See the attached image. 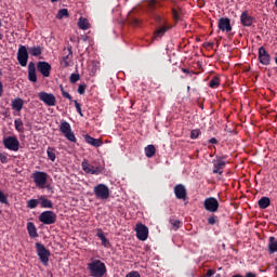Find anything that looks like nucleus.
I'll return each instance as SVG.
<instances>
[{"instance_id": "60", "label": "nucleus", "mask_w": 277, "mask_h": 277, "mask_svg": "<svg viewBox=\"0 0 277 277\" xmlns=\"http://www.w3.org/2000/svg\"><path fill=\"white\" fill-rule=\"evenodd\" d=\"M3 24L1 23V19H0V27L2 26Z\"/></svg>"}, {"instance_id": "22", "label": "nucleus", "mask_w": 277, "mask_h": 277, "mask_svg": "<svg viewBox=\"0 0 277 277\" xmlns=\"http://www.w3.org/2000/svg\"><path fill=\"white\" fill-rule=\"evenodd\" d=\"M28 81H31V83L38 82V76L36 75V63L30 62L28 64Z\"/></svg>"}, {"instance_id": "48", "label": "nucleus", "mask_w": 277, "mask_h": 277, "mask_svg": "<svg viewBox=\"0 0 277 277\" xmlns=\"http://www.w3.org/2000/svg\"><path fill=\"white\" fill-rule=\"evenodd\" d=\"M0 161L1 163H8V156L0 154Z\"/></svg>"}, {"instance_id": "5", "label": "nucleus", "mask_w": 277, "mask_h": 277, "mask_svg": "<svg viewBox=\"0 0 277 277\" xmlns=\"http://www.w3.org/2000/svg\"><path fill=\"white\" fill-rule=\"evenodd\" d=\"M60 131L63 133L64 137L68 140V142H72L77 144V137L75 136V132H72V128L68 121H62L60 124Z\"/></svg>"}, {"instance_id": "3", "label": "nucleus", "mask_w": 277, "mask_h": 277, "mask_svg": "<svg viewBox=\"0 0 277 277\" xmlns=\"http://www.w3.org/2000/svg\"><path fill=\"white\" fill-rule=\"evenodd\" d=\"M35 248L37 250V255L39 256V261L42 265H49V258L51 256V251L42 245V242H36Z\"/></svg>"}, {"instance_id": "2", "label": "nucleus", "mask_w": 277, "mask_h": 277, "mask_svg": "<svg viewBox=\"0 0 277 277\" xmlns=\"http://www.w3.org/2000/svg\"><path fill=\"white\" fill-rule=\"evenodd\" d=\"M87 269L91 277H103L107 274V266L101 260L91 259V262L87 264Z\"/></svg>"}, {"instance_id": "18", "label": "nucleus", "mask_w": 277, "mask_h": 277, "mask_svg": "<svg viewBox=\"0 0 277 277\" xmlns=\"http://www.w3.org/2000/svg\"><path fill=\"white\" fill-rule=\"evenodd\" d=\"M37 69L42 75V77H51V64L48 62H38Z\"/></svg>"}, {"instance_id": "55", "label": "nucleus", "mask_w": 277, "mask_h": 277, "mask_svg": "<svg viewBox=\"0 0 277 277\" xmlns=\"http://www.w3.org/2000/svg\"><path fill=\"white\" fill-rule=\"evenodd\" d=\"M232 277H243V276H241V275H239V274H236V275H234V276H232Z\"/></svg>"}, {"instance_id": "23", "label": "nucleus", "mask_w": 277, "mask_h": 277, "mask_svg": "<svg viewBox=\"0 0 277 277\" xmlns=\"http://www.w3.org/2000/svg\"><path fill=\"white\" fill-rule=\"evenodd\" d=\"M39 205L41 209H53V201H51L44 195L39 196Z\"/></svg>"}, {"instance_id": "28", "label": "nucleus", "mask_w": 277, "mask_h": 277, "mask_svg": "<svg viewBox=\"0 0 277 277\" xmlns=\"http://www.w3.org/2000/svg\"><path fill=\"white\" fill-rule=\"evenodd\" d=\"M96 237L101 239L102 246H104V248H109V239L105 237V233H103V229H97Z\"/></svg>"}, {"instance_id": "16", "label": "nucleus", "mask_w": 277, "mask_h": 277, "mask_svg": "<svg viewBox=\"0 0 277 277\" xmlns=\"http://www.w3.org/2000/svg\"><path fill=\"white\" fill-rule=\"evenodd\" d=\"M259 62L263 64V66H269L272 62V56H269V53H267L264 47L259 48Z\"/></svg>"}, {"instance_id": "29", "label": "nucleus", "mask_w": 277, "mask_h": 277, "mask_svg": "<svg viewBox=\"0 0 277 277\" xmlns=\"http://www.w3.org/2000/svg\"><path fill=\"white\" fill-rule=\"evenodd\" d=\"M268 250L271 254H274V252H277V239L274 236H271L268 238Z\"/></svg>"}, {"instance_id": "11", "label": "nucleus", "mask_w": 277, "mask_h": 277, "mask_svg": "<svg viewBox=\"0 0 277 277\" xmlns=\"http://www.w3.org/2000/svg\"><path fill=\"white\" fill-rule=\"evenodd\" d=\"M203 207L206 211H209L210 213H217V209H220V202L215 197H208L203 201Z\"/></svg>"}, {"instance_id": "24", "label": "nucleus", "mask_w": 277, "mask_h": 277, "mask_svg": "<svg viewBox=\"0 0 277 277\" xmlns=\"http://www.w3.org/2000/svg\"><path fill=\"white\" fill-rule=\"evenodd\" d=\"M84 140H85L87 144H90L91 146H94L95 148L103 146V141H101L100 138H94V137L90 136V134L84 135Z\"/></svg>"}, {"instance_id": "34", "label": "nucleus", "mask_w": 277, "mask_h": 277, "mask_svg": "<svg viewBox=\"0 0 277 277\" xmlns=\"http://www.w3.org/2000/svg\"><path fill=\"white\" fill-rule=\"evenodd\" d=\"M56 149L53 147H48L47 148V155H48V159H50V161H55V159H57V156L55 155Z\"/></svg>"}, {"instance_id": "47", "label": "nucleus", "mask_w": 277, "mask_h": 277, "mask_svg": "<svg viewBox=\"0 0 277 277\" xmlns=\"http://www.w3.org/2000/svg\"><path fill=\"white\" fill-rule=\"evenodd\" d=\"M208 224L210 226H214V224H217V216L213 215V216L208 217Z\"/></svg>"}, {"instance_id": "36", "label": "nucleus", "mask_w": 277, "mask_h": 277, "mask_svg": "<svg viewBox=\"0 0 277 277\" xmlns=\"http://www.w3.org/2000/svg\"><path fill=\"white\" fill-rule=\"evenodd\" d=\"M69 14H68V9H61L56 15V18L58 21H62V18H68Z\"/></svg>"}, {"instance_id": "19", "label": "nucleus", "mask_w": 277, "mask_h": 277, "mask_svg": "<svg viewBox=\"0 0 277 277\" xmlns=\"http://www.w3.org/2000/svg\"><path fill=\"white\" fill-rule=\"evenodd\" d=\"M174 195L177 200H185L187 198V189L183 184H177L174 186Z\"/></svg>"}, {"instance_id": "21", "label": "nucleus", "mask_w": 277, "mask_h": 277, "mask_svg": "<svg viewBox=\"0 0 277 277\" xmlns=\"http://www.w3.org/2000/svg\"><path fill=\"white\" fill-rule=\"evenodd\" d=\"M170 29H172V26L168 24L158 27L154 32V40H157L158 38H163V36H166L167 31H170Z\"/></svg>"}, {"instance_id": "58", "label": "nucleus", "mask_w": 277, "mask_h": 277, "mask_svg": "<svg viewBox=\"0 0 277 277\" xmlns=\"http://www.w3.org/2000/svg\"><path fill=\"white\" fill-rule=\"evenodd\" d=\"M275 63L277 64V56L275 57Z\"/></svg>"}, {"instance_id": "6", "label": "nucleus", "mask_w": 277, "mask_h": 277, "mask_svg": "<svg viewBox=\"0 0 277 277\" xmlns=\"http://www.w3.org/2000/svg\"><path fill=\"white\" fill-rule=\"evenodd\" d=\"M31 179L36 187L44 189V185H47V181L49 180V174L44 171H35L31 175Z\"/></svg>"}, {"instance_id": "45", "label": "nucleus", "mask_w": 277, "mask_h": 277, "mask_svg": "<svg viewBox=\"0 0 277 277\" xmlns=\"http://www.w3.org/2000/svg\"><path fill=\"white\" fill-rule=\"evenodd\" d=\"M172 16L175 23H179V21H181V15L179 14V11H176V9H172Z\"/></svg>"}, {"instance_id": "52", "label": "nucleus", "mask_w": 277, "mask_h": 277, "mask_svg": "<svg viewBox=\"0 0 277 277\" xmlns=\"http://www.w3.org/2000/svg\"><path fill=\"white\" fill-rule=\"evenodd\" d=\"M214 44H215V43H213V42H208V43H207V47H210L211 49H213Z\"/></svg>"}, {"instance_id": "10", "label": "nucleus", "mask_w": 277, "mask_h": 277, "mask_svg": "<svg viewBox=\"0 0 277 277\" xmlns=\"http://www.w3.org/2000/svg\"><path fill=\"white\" fill-rule=\"evenodd\" d=\"M38 98L44 103L48 107H55L57 100L53 93L41 91L38 93Z\"/></svg>"}, {"instance_id": "54", "label": "nucleus", "mask_w": 277, "mask_h": 277, "mask_svg": "<svg viewBox=\"0 0 277 277\" xmlns=\"http://www.w3.org/2000/svg\"><path fill=\"white\" fill-rule=\"evenodd\" d=\"M51 1V3H57V1H60V0H50Z\"/></svg>"}, {"instance_id": "31", "label": "nucleus", "mask_w": 277, "mask_h": 277, "mask_svg": "<svg viewBox=\"0 0 277 277\" xmlns=\"http://www.w3.org/2000/svg\"><path fill=\"white\" fill-rule=\"evenodd\" d=\"M23 98L17 97L12 102V108L15 109V111H21L23 109Z\"/></svg>"}, {"instance_id": "4", "label": "nucleus", "mask_w": 277, "mask_h": 277, "mask_svg": "<svg viewBox=\"0 0 277 277\" xmlns=\"http://www.w3.org/2000/svg\"><path fill=\"white\" fill-rule=\"evenodd\" d=\"M226 159L228 156H216L215 159L212 161L213 163V174H220L221 176L224 174V168H226Z\"/></svg>"}, {"instance_id": "39", "label": "nucleus", "mask_w": 277, "mask_h": 277, "mask_svg": "<svg viewBox=\"0 0 277 277\" xmlns=\"http://www.w3.org/2000/svg\"><path fill=\"white\" fill-rule=\"evenodd\" d=\"M169 222L173 226L174 230H177L179 228H181V226H183V222H181L179 220L170 219Z\"/></svg>"}, {"instance_id": "35", "label": "nucleus", "mask_w": 277, "mask_h": 277, "mask_svg": "<svg viewBox=\"0 0 277 277\" xmlns=\"http://www.w3.org/2000/svg\"><path fill=\"white\" fill-rule=\"evenodd\" d=\"M40 205V197L38 199H30L27 201V209H36Z\"/></svg>"}, {"instance_id": "9", "label": "nucleus", "mask_w": 277, "mask_h": 277, "mask_svg": "<svg viewBox=\"0 0 277 277\" xmlns=\"http://www.w3.org/2000/svg\"><path fill=\"white\" fill-rule=\"evenodd\" d=\"M93 194L98 200H107L109 198V187L105 184H97L93 188Z\"/></svg>"}, {"instance_id": "13", "label": "nucleus", "mask_w": 277, "mask_h": 277, "mask_svg": "<svg viewBox=\"0 0 277 277\" xmlns=\"http://www.w3.org/2000/svg\"><path fill=\"white\" fill-rule=\"evenodd\" d=\"M61 64L63 65V68H68V66H72V45L64 49Z\"/></svg>"}, {"instance_id": "43", "label": "nucleus", "mask_w": 277, "mask_h": 277, "mask_svg": "<svg viewBox=\"0 0 277 277\" xmlns=\"http://www.w3.org/2000/svg\"><path fill=\"white\" fill-rule=\"evenodd\" d=\"M198 137H200V130H198V129L192 130L190 140H198Z\"/></svg>"}, {"instance_id": "37", "label": "nucleus", "mask_w": 277, "mask_h": 277, "mask_svg": "<svg viewBox=\"0 0 277 277\" xmlns=\"http://www.w3.org/2000/svg\"><path fill=\"white\" fill-rule=\"evenodd\" d=\"M14 124H15V129L18 131V133H23L25 131V127H23V120L15 119Z\"/></svg>"}, {"instance_id": "30", "label": "nucleus", "mask_w": 277, "mask_h": 277, "mask_svg": "<svg viewBox=\"0 0 277 277\" xmlns=\"http://www.w3.org/2000/svg\"><path fill=\"white\" fill-rule=\"evenodd\" d=\"M157 153V148H155V145H147L145 147V155L148 159H151V157H155Z\"/></svg>"}, {"instance_id": "56", "label": "nucleus", "mask_w": 277, "mask_h": 277, "mask_svg": "<svg viewBox=\"0 0 277 277\" xmlns=\"http://www.w3.org/2000/svg\"><path fill=\"white\" fill-rule=\"evenodd\" d=\"M0 40H3V34L0 32Z\"/></svg>"}, {"instance_id": "7", "label": "nucleus", "mask_w": 277, "mask_h": 277, "mask_svg": "<svg viewBox=\"0 0 277 277\" xmlns=\"http://www.w3.org/2000/svg\"><path fill=\"white\" fill-rule=\"evenodd\" d=\"M39 222L47 226H51V224H55V222H57V214L51 210L43 211L39 214Z\"/></svg>"}, {"instance_id": "41", "label": "nucleus", "mask_w": 277, "mask_h": 277, "mask_svg": "<svg viewBox=\"0 0 277 277\" xmlns=\"http://www.w3.org/2000/svg\"><path fill=\"white\" fill-rule=\"evenodd\" d=\"M72 103L75 104L76 111L79 114V116H81V118H83V113L81 111V104H79L77 100H72Z\"/></svg>"}, {"instance_id": "25", "label": "nucleus", "mask_w": 277, "mask_h": 277, "mask_svg": "<svg viewBox=\"0 0 277 277\" xmlns=\"http://www.w3.org/2000/svg\"><path fill=\"white\" fill-rule=\"evenodd\" d=\"M42 51H43V49L41 45H34V47L28 48V53L32 57H39V55H42Z\"/></svg>"}, {"instance_id": "17", "label": "nucleus", "mask_w": 277, "mask_h": 277, "mask_svg": "<svg viewBox=\"0 0 277 277\" xmlns=\"http://www.w3.org/2000/svg\"><path fill=\"white\" fill-rule=\"evenodd\" d=\"M219 29L220 31H225V34H230V31H233V26L230 25V18L221 17L219 19Z\"/></svg>"}, {"instance_id": "57", "label": "nucleus", "mask_w": 277, "mask_h": 277, "mask_svg": "<svg viewBox=\"0 0 277 277\" xmlns=\"http://www.w3.org/2000/svg\"><path fill=\"white\" fill-rule=\"evenodd\" d=\"M189 90H192V87H187V92H189Z\"/></svg>"}, {"instance_id": "44", "label": "nucleus", "mask_w": 277, "mask_h": 277, "mask_svg": "<svg viewBox=\"0 0 277 277\" xmlns=\"http://www.w3.org/2000/svg\"><path fill=\"white\" fill-rule=\"evenodd\" d=\"M79 79H81L79 74H71L70 77H69L70 83H77V81H79Z\"/></svg>"}, {"instance_id": "26", "label": "nucleus", "mask_w": 277, "mask_h": 277, "mask_svg": "<svg viewBox=\"0 0 277 277\" xmlns=\"http://www.w3.org/2000/svg\"><path fill=\"white\" fill-rule=\"evenodd\" d=\"M27 230H28V235H29V237H31V239H36V237H38V228H36V224L28 222Z\"/></svg>"}, {"instance_id": "1", "label": "nucleus", "mask_w": 277, "mask_h": 277, "mask_svg": "<svg viewBox=\"0 0 277 277\" xmlns=\"http://www.w3.org/2000/svg\"><path fill=\"white\" fill-rule=\"evenodd\" d=\"M159 8H163V0H149L146 6V14L149 18L155 21L157 25H168V21L159 14Z\"/></svg>"}, {"instance_id": "59", "label": "nucleus", "mask_w": 277, "mask_h": 277, "mask_svg": "<svg viewBox=\"0 0 277 277\" xmlns=\"http://www.w3.org/2000/svg\"><path fill=\"white\" fill-rule=\"evenodd\" d=\"M275 5L277 6V0H275Z\"/></svg>"}, {"instance_id": "40", "label": "nucleus", "mask_w": 277, "mask_h": 277, "mask_svg": "<svg viewBox=\"0 0 277 277\" xmlns=\"http://www.w3.org/2000/svg\"><path fill=\"white\" fill-rule=\"evenodd\" d=\"M60 90H61L62 96L64 98H68V101H72V95L70 93L66 92V90H64V85L61 84Z\"/></svg>"}, {"instance_id": "33", "label": "nucleus", "mask_w": 277, "mask_h": 277, "mask_svg": "<svg viewBox=\"0 0 277 277\" xmlns=\"http://www.w3.org/2000/svg\"><path fill=\"white\" fill-rule=\"evenodd\" d=\"M78 27L79 29H83L85 31L87 29H90V22L88 21V18L80 17L78 22Z\"/></svg>"}, {"instance_id": "53", "label": "nucleus", "mask_w": 277, "mask_h": 277, "mask_svg": "<svg viewBox=\"0 0 277 277\" xmlns=\"http://www.w3.org/2000/svg\"><path fill=\"white\" fill-rule=\"evenodd\" d=\"M182 71L185 72L186 75H189V69L182 68Z\"/></svg>"}, {"instance_id": "20", "label": "nucleus", "mask_w": 277, "mask_h": 277, "mask_svg": "<svg viewBox=\"0 0 277 277\" xmlns=\"http://www.w3.org/2000/svg\"><path fill=\"white\" fill-rule=\"evenodd\" d=\"M240 23L243 25V27H252V24L254 23V17L248 14V11H245L240 15Z\"/></svg>"}, {"instance_id": "38", "label": "nucleus", "mask_w": 277, "mask_h": 277, "mask_svg": "<svg viewBox=\"0 0 277 277\" xmlns=\"http://www.w3.org/2000/svg\"><path fill=\"white\" fill-rule=\"evenodd\" d=\"M209 87L212 88L213 90H215V88H220V78L213 77V78L209 81Z\"/></svg>"}, {"instance_id": "27", "label": "nucleus", "mask_w": 277, "mask_h": 277, "mask_svg": "<svg viewBox=\"0 0 277 277\" xmlns=\"http://www.w3.org/2000/svg\"><path fill=\"white\" fill-rule=\"evenodd\" d=\"M128 23L129 25H132V27H140V25H142V21L135 16H133V14L130 12L128 15Z\"/></svg>"}, {"instance_id": "14", "label": "nucleus", "mask_w": 277, "mask_h": 277, "mask_svg": "<svg viewBox=\"0 0 277 277\" xmlns=\"http://www.w3.org/2000/svg\"><path fill=\"white\" fill-rule=\"evenodd\" d=\"M3 145L5 148H8V150H13L16 153L21 146V142H18L16 136H8L3 140Z\"/></svg>"}, {"instance_id": "42", "label": "nucleus", "mask_w": 277, "mask_h": 277, "mask_svg": "<svg viewBox=\"0 0 277 277\" xmlns=\"http://www.w3.org/2000/svg\"><path fill=\"white\" fill-rule=\"evenodd\" d=\"M0 202L1 205H9L8 195L3 194V190H0Z\"/></svg>"}, {"instance_id": "49", "label": "nucleus", "mask_w": 277, "mask_h": 277, "mask_svg": "<svg viewBox=\"0 0 277 277\" xmlns=\"http://www.w3.org/2000/svg\"><path fill=\"white\" fill-rule=\"evenodd\" d=\"M213 274H215V271L208 269L205 277H211V276H213Z\"/></svg>"}, {"instance_id": "46", "label": "nucleus", "mask_w": 277, "mask_h": 277, "mask_svg": "<svg viewBox=\"0 0 277 277\" xmlns=\"http://www.w3.org/2000/svg\"><path fill=\"white\" fill-rule=\"evenodd\" d=\"M85 88H88V84L85 83L79 84L78 94H81V95L85 94Z\"/></svg>"}, {"instance_id": "15", "label": "nucleus", "mask_w": 277, "mask_h": 277, "mask_svg": "<svg viewBox=\"0 0 277 277\" xmlns=\"http://www.w3.org/2000/svg\"><path fill=\"white\" fill-rule=\"evenodd\" d=\"M136 237L140 241H146L148 239V227L142 223L136 224Z\"/></svg>"}, {"instance_id": "51", "label": "nucleus", "mask_w": 277, "mask_h": 277, "mask_svg": "<svg viewBox=\"0 0 277 277\" xmlns=\"http://www.w3.org/2000/svg\"><path fill=\"white\" fill-rule=\"evenodd\" d=\"M3 96V83L0 81V97Z\"/></svg>"}, {"instance_id": "12", "label": "nucleus", "mask_w": 277, "mask_h": 277, "mask_svg": "<svg viewBox=\"0 0 277 277\" xmlns=\"http://www.w3.org/2000/svg\"><path fill=\"white\" fill-rule=\"evenodd\" d=\"M17 62L23 67L27 66V62H29V52L27 51V47H25V45L18 47Z\"/></svg>"}, {"instance_id": "50", "label": "nucleus", "mask_w": 277, "mask_h": 277, "mask_svg": "<svg viewBox=\"0 0 277 277\" xmlns=\"http://www.w3.org/2000/svg\"><path fill=\"white\" fill-rule=\"evenodd\" d=\"M208 142H209V144H217V138L212 137Z\"/></svg>"}, {"instance_id": "8", "label": "nucleus", "mask_w": 277, "mask_h": 277, "mask_svg": "<svg viewBox=\"0 0 277 277\" xmlns=\"http://www.w3.org/2000/svg\"><path fill=\"white\" fill-rule=\"evenodd\" d=\"M81 168L83 172H85V174H93L95 176H98V174H103V167L102 166L94 167L93 164H90L88 159H84L82 161Z\"/></svg>"}, {"instance_id": "32", "label": "nucleus", "mask_w": 277, "mask_h": 277, "mask_svg": "<svg viewBox=\"0 0 277 277\" xmlns=\"http://www.w3.org/2000/svg\"><path fill=\"white\" fill-rule=\"evenodd\" d=\"M258 205L261 209H267V207H269V205H272V200L269 199V197H262L259 201Z\"/></svg>"}]
</instances>
